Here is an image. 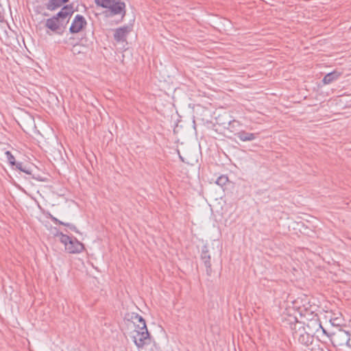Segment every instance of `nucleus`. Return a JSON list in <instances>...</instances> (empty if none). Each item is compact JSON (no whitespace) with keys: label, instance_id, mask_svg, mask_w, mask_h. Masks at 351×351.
<instances>
[{"label":"nucleus","instance_id":"f3484780","mask_svg":"<svg viewBox=\"0 0 351 351\" xmlns=\"http://www.w3.org/2000/svg\"><path fill=\"white\" fill-rule=\"evenodd\" d=\"M180 158L182 161H184V160H183V158H182V157L181 156H180Z\"/></svg>","mask_w":351,"mask_h":351},{"label":"nucleus","instance_id":"39448f33","mask_svg":"<svg viewBox=\"0 0 351 351\" xmlns=\"http://www.w3.org/2000/svg\"><path fill=\"white\" fill-rule=\"evenodd\" d=\"M60 240L64 245L65 250L70 254L80 253L84 248V245L75 238L70 237L62 233L60 234Z\"/></svg>","mask_w":351,"mask_h":351},{"label":"nucleus","instance_id":"2eb2a0df","mask_svg":"<svg viewBox=\"0 0 351 351\" xmlns=\"http://www.w3.org/2000/svg\"><path fill=\"white\" fill-rule=\"evenodd\" d=\"M15 166H16V169H19L20 171H21L23 172H24L28 175L32 174V171L29 168H27L26 166L23 165V164L22 162H17Z\"/></svg>","mask_w":351,"mask_h":351},{"label":"nucleus","instance_id":"9b49d317","mask_svg":"<svg viewBox=\"0 0 351 351\" xmlns=\"http://www.w3.org/2000/svg\"><path fill=\"white\" fill-rule=\"evenodd\" d=\"M237 137L242 141H250L256 138V134L254 133H249L245 131H241L237 133Z\"/></svg>","mask_w":351,"mask_h":351},{"label":"nucleus","instance_id":"0eeeda50","mask_svg":"<svg viewBox=\"0 0 351 351\" xmlns=\"http://www.w3.org/2000/svg\"><path fill=\"white\" fill-rule=\"evenodd\" d=\"M306 330L311 334L313 337L314 335L318 332L320 329H322L324 332H325L324 329L322 328V324L317 318H313L309 320L306 325H304Z\"/></svg>","mask_w":351,"mask_h":351},{"label":"nucleus","instance_id":"4468645a","mask_svg":"<svg viewBox=\"0 0 351 351\" xmlns=\"http://www.w3.org/2000/svg\"><path fill=\"white\" fill-rule=\"evenodd\" d=\"M228 182V178L227 176H219L217 180H216V184H218L219 186L223 187V186H225L227 183Z\"/></svg>","mask_w":351,"mask_h":351},{"label":"nucleus","instance_id":"423d86ee","mask_svg":"<svg viewBox=\"0 0 351 351\" xmlns=\"http://www.w3.org/2000/svg\"><path fill=\"white\" fill-rule=\"evenodd\" d=\"M86 25V21L84 17L80 14H77L70 27V32L71 33H78L80 32L84 27Z\"/></svg>","mask_w":351,"mask_h":351},{"label":"nucleus","instance_id":"1a4fd4ad","mask_svg":"<svg viewBox=\"0 0 351 351\" xmlns=\"http://www.w3.org/2000/svg\"><path fill=\"white\" fill-rule=\"evenodd\" d=\"M131 31V27L129 26H124L117 29L114 34V39L117 41H123L128 34Z\"/></svg>","mask_w":351,"mask_h":351},{"label":"nucleus","instance_id":"ddd939ff","mask_svg":"<svg viewBox=\"0 0 351 351\" xmlns=\"http://www.w3.org/2000/svg\"><path fill=\"white\" fill-rule=\"evenodd\" d=\"M50 219L54 223L65 226L69 228L70 230L77 232V228L74 225L69 223H64L63 221H61L52 215H50Z\"/></svg>","mask_w":351,"mask_h":351},{"label":"nucleus","instance_id":"20e7f679","mask_svg":"<svg viewBox=\"0 0 351 351\" xmlns=\"http://www.w3.org/2000/svg\"><path fill=\"white\" fill-rule=\"evenodd\" d=\"M291 329L294 339L300 343L304 346H308L312 343L313 337L311 334H309L304 323L296 322L291 327Z\"/></svg>","mask_w":351,"mask_h":351},{"label":"nucleus","instance_id":"f03ea898","mask_svg":"<svg viewBox=\"0 0 351 351\" xmlns=\"http://www.w3.org/2000/svg\"><path fill=\"white\" fill-rule=\"evenodd\" d=\"M134 324H136L135 335L132 338L138 348H143L145 345L149 343L150 338L145 319L138 314L132 317Z\"/></svg>","mask_w":351,"mask_h":351},{"label":"nucleus","instance_id":"f8f14e48","mask_svg":"<svg viewBox=\"0 0 351 351\" xmlns=\"http://www.w3.org/2000/svg\"><path fill=\"white\" fill-rule=\"evenodd\" d=\"M340 75H341V73L337 71H333V72L329 73L324 76L322 81H323L324 84H328L332 82L333 81L336 80L337 79H338V77L340 76Z\"/></svg>","mask_w":351,"mask_h":351},{"label":"nucleus","instance_id":"7ed1b4c3","mask_svg":"<svg viewBox=\"0 0 351 351\" xmlns=\"http://www.w3.org/2000/svg\"><path fill=\"white\" fill-rule=\"evenodd\" d=\"M95 2L97 5L108 9L106 12L108 16L120 14L123 18L125 15V4L121 0H95Z\"/></svg>","mask_w":351,"mask_h":351},{"label":"nucleus","instance_id":"f257e3e1","mask_svg":"<svg viewBox=\"0 0 351 351\" xmlns=\"http://www.w3.org/2000/svg\"><path fill=\"white\" fill-rule=\"evenodd\" d=\"M73 13V6L64 5L56 15L46 20L45 27L53 33L62 34Z\"/></svg>","mask_w":351,"mask_h":351},{"label":"nucleus","instance_id":"9d476101","mask_svg":"<svg viewBox=\"0 0 351 351\" xmlns=\"http://www.w3.org/2000/svg\"><path fill=\"white\" fill-rule=\"evenodd\" d=\"M69 0H49L46 3V8L49 10L53 11L62 7Z\"/></svg>","mask_w":351,"mask_h":351},{"label":"nucleus","instance_id":"6e6552de","mask_svg":"<svg viewBox=\"0 0 351 351\" xmlns=\"http://www.w3.org/2000/svg\"><path fill=\"white\" fill-rule=\"evenodd\" d=\"M201 258L203 260L204 265L206 268V271L207 275L210 276L212 274L211 264L210 261V255L206 245H204L202 249Z\"/></svg>","mask_w":351,"mask_h":351},{"label":"nucleus","instance_id":"dca6fc26","mask_svg":"<svg viewBox=\"0 0 351 351\" xmlns=\"http://www.w3.org/2000/svg\"><path fill=\"white\" fill-rule=\"evenodd\" d=\"M8 161L10 162L11 165H16L17 162L15 161V158L13 155L11 154L10 151H6L5 152Z\"/></svg>","mask_w":351,"mask_h":351}]
</instances>
